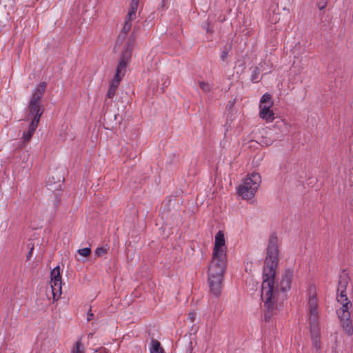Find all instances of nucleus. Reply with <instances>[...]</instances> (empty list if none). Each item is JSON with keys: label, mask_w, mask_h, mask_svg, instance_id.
I'll return each instance as SVG.
<instances>
[{"label": "nucleus", "mask_w": 353, "mask_h": 353, "mask_svg": "<svg viewBox=\"0 0 353 353\" xmlns=\"http://www.w3.org/2000/svg\"><path fill=\"white\" fill-rule=\"evenodd\" d=\"M32 251H33V247L30 249V252H28V259L31 257L32 254Z\"/></svg>", "instance_id": "31"}, {"label": "nucleus", "mask_w": 353, "mask_h": 353, "mask_svg": "<svg viewBox=\"0 0 353 353\" xmlns=\"http://www.w3.org/2000/svg\"><path fill=\"white\" fill-rule=\"evenodd\" d=\"M72 353H84L83 347L79 341L76 343L75 346L72 350Z\"/></svg>", "instance_id": "24"}, {"label": "nucleus", "mask_w": 353, "mask_h": 353, "mask_svg": "<svg viewBox=\"0 0 353 353\" xmlns=\"http://www.w3.org/2000/svg\"><path fill=\"white\" fill-rule=\"evenodd\" d=\"M332 353H337V352H336V347H333V348H332Z\"/></svg>", "instance_id": "32"}, {"label": "nucleus", "mask_w": 353, "mask_h": 353, "mask_svg": "<svg viewBox=\"0 0 353 353\" xmlns=\"http://www.w3.org/2000/svg\"><path fill=\"white\" fill-rule=\"evenodd\" d=\"M212 256L227 257V246L223 231H219L215 235Z\"/></svg>", "instance_id": "7"}, {"label": "nucleus", "mask_w": 353, "mask_h": 353, "mask_svg": "<svg viewBox=\"0 0 353 353\" xmlns=\"http://www.w3.org/2000/svg\"><path fill=\"white\" fill-rule=\"evenodd\" d=\"M38 124L39 122L37 119H32L31 123L29 125L28 130L23 133V139L24 142H28L31 139L38 126Z\"/></svg>", "instance_id": "13"}, {"label": "nucleus", "mask_w": 353, "mask_h": 353, "mask_svg": "<svg viewBox=\"0 0 353 353\" xmlns=\"http://www.w3.org/2000/svg\"><path fill=\"white\" fill-rule=\"evenodd\" d=\"M318 307L319 304L316 287L310 286L308 289L307 310L309 313V322L312 345L317 350L321 349Z\"/></svg>", "instance_id": "3"}, {"label": "nucleus", "mask_w": 353, "mask_h": 353, "mask_svg": "<svg viewBox=\"0 0 353 353\" xmlns=\"http://www.w3.org/2000/svg\"><path fill=\"white\" fill-rule=\"evenodd\" d=\"M261 183V176L259 173L252 172L243 181L238 188V194L243 199H250L256 192Z\"/></svg>", "instance_id": "5"}, {"label": "nucleus", "mask_w": 353, "mask_h": 353, "mask_svg": "<svg viewBox=\"0 0 353 353\" xmlns=\"http://www.w3.org/2000/svg\"><path fill=\"white\" fill-rule=\"evenodd\" d=\"M196 312H191L188 314V319L191 322V323H193L195 320V318H196Z\"/></svg>", "instance_id": "28"}, {"label": "nucleus", "mask_w": 353, "mask_h": 353, "mask_svg": "<svg viewBox=\"0 0 353 353\" xmlns=\"http://www.w3.org/2000/svg\"><path fill=\"white\" fill-rule=\"evenodd\" d=\"M260 104H263L268 106L273 105V101H272V97L270 94L265 93L264 94L260 100Z\"/></svg>", "instance_id": "19"}, {"label": "nucleus", "mask_w": 353, "mask_h": 353, "mask_svg": "<svg viewBox=\"0 0 353 353\" xmlns=\"http://www.w3.org/2000/svg\"><path fill=\"white\" fill-rule=\"evenodd\" d=\"M341 326L343 327V330L349 336H351L353 334V326H352V321H351L350 319L341 321Z\"/></svg>", "instance_id": "16"}, {"label": "nucleus", "mask_w": 353, "mask_h": 353, "mask_svg": "<svg viewBox=\"0 0 353 353\" xmlns=\"http://www.w3.org/2000/svg\"><path fill=\"white\" fill-rule=\"evenodd\" d=\"M150 353H164L163 349L160 346V343L158 341L154 340L152 341Z\"/></svg>", "instance_id": "18"}, {"label": "nucleus", "mask_w": 353, "mask_h": 353, "mask_svg": "<svg viewBox=\"0 0 353 353\" xmlns=\"http://www.w3.org/2000/svg\"><path fill=\"white\" fill-rule=\"evenodd\" d=\"M276 21H279V19H275V22H276Z\"/></svg>", "instance_id": "36"}, {"label": "nucleus", "mask_w": 353, "mask_h": 353, "mask_svg": "<svg viewBox=\"0 0 353 353\" xmlns=\"http://www.w3.org/2000/svg\"><path fill=\"white\" fill-rule=\"evenodd\" d=\"M227 257L213 256L208 265V283L210 292L219 296L222 290V282L227 267Z\"/></svg>", "instance_id": "2"}, {"label": "nucleus", "mask_w": 353, "mask_h": 353, "mask_svg": "<svg viewBox=\"0 0 353 353\" xmlns=\"http://www.w3.org/2000/svg\"><path fill=\"white\" fill-rule=\"evenodd\" d=\"M133 41L134 39H132V43H128L125 47L123 51L122 52V54L121 55L117 70L116 74L119 76L123 77L125 74L126 71V67L128 63H129L131 57H132V51L133 49Z\"/></svg>", "instance_id": "6"}, {"label": "nucleus", "mask_w": 353, "mask_h": 353, "mask_svg": "<svg viewBox=\"0 0 353 353\" xmlns=\"http://www.w3.org/2000/svg\"><path fill=\"white\" fill-rule=\"evenodd\" d=\"M279 250L277 238L270 237L267 248V256L263 272L261 285V299L265 308V320L269 321L279 307L280 292L278 286L274 285V277L277 267Z\"/></svg>", "instance_id": "1"}, {"label": "nucleus", "mask_w": 353, "mask_h": 353, "mask_svg": "<svg viewBox=\"0 0 353 353\" xmlns=\"http://www.w3.org/2000/svg\"><path fill=\"white\" fill-rule=\"evenodd\" d=\"M281 135L279 133L273 132L272 130L267 131L265 135L262 138V143L265 145H271L275 141L279 140Z\"/></svg>", "instance_id": "12"}, {"label": "nucleus", "mask_w": 353, "mask_h": 353, "mask_svg": "<svg viewBox=\"0 0 353 353\" xmlns=\"http://www.w3.org/2000/svg\"><path fill=\"white\" fill-rule=\"evenodd\" d=\"M139 3L132 1L130 8L127 15L128 20H133L136 17V12L137 11Z\"/></svg>", "instance_id": "17"}, {"label": "nucleus", "mask_w": 353, "mask_h": 353, "mask_svg": "<svg viewBox=\"0 0 353 353\" xmlns=\"http://www.w3.org/2000/svg\"><path fill=\"white\" fill-rule=\"evenodd\" d=\"M46 88V83L45 82H41L33 90L28 106V120L37 119L38 122H39L40 118L43 112L41 102L44 94Z\"/></svg>", "instance_id": "4"}, {"label": "nucleus", "mask_w": 353, "mask_h": 353, "mask_svg": "<svg viewBox=\"0 0 353 353\" xmlns=\"http://www.w3.org/2000/svg\"><path fill=\"white\" fill-rule=\"evenodd\" d=\"M272 106L265 105L263 104L259 105V116L261 119L265 120L267 122H272L274 119V114L271 110Z\"/></svg>", "instance_id": "11"}, {"label": "nucleus", "mask_w": 353, "mask_h": 353, "mask_svg": "<svg viewBox=\"0 0 353 353\" xmlns=\"http://www.w3.org/2000/svg\"><path fill=\"white\" fill-rule=\"evenodd\" d=\"M275 125H276V126H279V125H279V122L276 123Z\"/></svg>", "instance_id": "33"}, {"label": "nucleus", "mask_w": 353, "mask_h": 353, "mask_svg": "<svg viewBox=\"0 0 353 353\" xmlns=\"http://www.w3.org/2000/svg\"><path fill=\"white\" fill-rule=\"evenodd\" d=\"M228 49L227 48H225L224 50H223V51L221 52V59L224 61L226 60L227 57H228Z\"/></svg>", "instance_id": "26"}, {"label": "nucleus", "mask_w": 353, "mask_h": 353, "mask_svg": "<svg viewBox=\"0 0 353 353\" xmlns=\"http://www.w3.org/2000/svg\"><path fill=\"white\" fill-rule=\"evenodd\" d=\"M51 289L54 299H58L61 294V276L59 266L55 267L51 271Z\"/></svg>", "instance_id": "8"}, {"label": "nucleus", "mask_w": 353, "mask_h": 353, "mask_svg": "<svg viewBox=\"0 0 353 353\" xmlns=\"http://www.w3.org/2000/svg\"><path fill=\"white\" fill-rule=\"evenodd\" d=\"M349 305L341 306V309L337 311L340 321L350 319V314L348 311Z\"/></svg>", "instance_id": "15"}, {"label": "nucleus", "mask_w": 353, "mask_h": 353, "mask_svg": "<svg viewBox=\"0 0 353 353\" xmlns=\"http://www.w3.org/2000/svg\"><path fill=\"white\" fill-rule=\"evenodd\" d=\"M123 77L119 76L118 74H115L114 79L110 84V87L117 90L121 79Z\"/></svg>", "instance_id": "22"}, {"label": "nucleus", "mask_w": 353, "mask_h": 353, "mask_svg": "<svg viewBox=\"0 0 353 353\" xmlns=\"http://www.w3.org/2000/svg\"><path fill=\"white\" fill-rule=\"evenodd\" d=\"M93 316V314L92 313H88V318H87V320L89 321L92 319Z\"/></svg>", "instance_id": "30"}, {"label": "nucleus", "mask_w": 353, "mask_h": 353, "mask_svg": "<svg viewBox=\"0 0 353 353\" xmlns=\"http://www.w3.org/2000/svg\"><path fill=\"white\" fill-rule=\"evenodd\" d=\"M199 87L200 88L205 92H210L211 89H212V86L211 85L208 83V82H205V81H200L199 83Z\"/></svg>", "instance_id": "21"}, {"label": "nucleus", "mask_w": 353, "mask_h": 353, "mask_svg": "<svg viewBox=\"0 0 353 353\" xmlns=\"http://www.w3.org/2000/svg\"><path fill=\"white\" fill-rule=\"evenodd\" d=\"M281 124H285V123H284V121H282L281 122Z\"/></svg>", "instance_id": "34"}, {"label": "nucleus", "mask_w": 353, "mask_h": 353, "mask_svg": "<svg viewBox=\"0 0 353 353\" xmlns=\"http://www.w3.org/2000/svg\"><path fill=\"white\" fill-rule=\"evenodd\" d=\"M327 0H318L317 3H316V5H317L318 8H319V10L324 9L327 6Z\"/></svg>", "instance_id": "25"}, {"label": "nucleus", "mask_w": 353, "mask_h": 353, "mask_svg": "<svg viewBox=\"0 0 353 353\" xmlns=\"http://www.w3.org/2000/svg\"><path fill=\"white\" fill-rule=\"evenodd\" d=\"M77 252L79 255L83 256V257H88L90 256L91 253V249L90 248H84L81 249H79Z\"/></svg>", "instance_id": "23"}, {"label": "nucleus", "mask_w": 353, "mask_h": 353, "mask_svg": "<svg viewBox=\"0 0 353 353\" xmlns=\"http://www.w3.org/2000/svg\"><path fill=\"white\" fill-rule=\"evenodd\" d=\"M132 20H128V18L126 17L123 26L122 28L121 32L119 35V39H124L126 34L129 32L132 28L131 21Z\"/></svg>", "instance_id": "14"}, {"label": "nucleus", "mask_w": 353, "mask_h": 353, "mask_svg": "<svg viewBox=\"0 0 353 353\" xmlns=\"http://www.w3.org/2000/svg\"><path fill=\"white\" fill-rule=\"evenodd\" d=\"M116 90H117L116 89L110 86V88H109L108 94H107V97L108 98H112L116 93Z\"/></svg>", "instance_id": "27"}, {"label": "nucleus", "mask_w": 353, "mask_h": 353, "mask_svg": "<svg viewBox=\"0 0 353 353\" xmlns=\"http://www.w3.org/2000/svg\"><path fill=\"white\" fill-rule=\"evenodd\" d=\"M276 21H279V19H275V22H276Z\"/></svg>", "instance_id": "35"}, {"label": "nucleus", "mask_w": 353, "mask_h": 353, "mask_svg": "<svg viewBox=\"0 0 353 353\" xmlns=\"http://www.w3.org/2000/svg\"><path fill=\"white\" fill-rule=\"evenodd\" d=\"M283 1H285V3H284L285 6L283 7V10L289 12V9L287 8V6H288V4H290V0H281V5L283 3Z\"/></svg>", "instance_id": "29"}, {"label": "nucleus", "mask_w": 353, "mask_h": 353, "mask_svg": "<svg viewBox=\"0 0 353 353\" xmlns=\"http://www.w3.org/2000/svg\"><path fill=\"white\" fill-rule=\"evenodd\" d=\"M108 248H107V246L99 247L95 250L94 254L97 257H101V256H103L108 252Z\"/></svg>", "instance_id": "20"}, {"label": "nucleus", "mask_w": 353, "mask_h": 353, "mask_svg": "<svg viewBox=\"0 0 353 353\" xmlns=\"http://www.w3.org/2000/svg\"><path fill=\"white\" fill-rule=\"evenodd\" d=\"M293 277V271L290 270H286L281 276L280 281V290L283 292L290 289L291 282Z\"/></svg>", "instance_id": "10"}, {"label": "nucleus", "mask_w": 353, "mask_h": 353, "mask_svg": "<svg viewBox=\"0 0 353 353\" xmlns=\"http://www.w3.org/2000/svg\"><path fill=\"white\" fill-rule=\"evenodd\" d=\"M341 276V280L339 281V286L338 290H340V294L337 295V301L342 305H350V302L348 301L345 292L346 285L347 284V277L345 276L347 274H342Z\"/></svg>", "instance_id": "9"}]
</instances>
